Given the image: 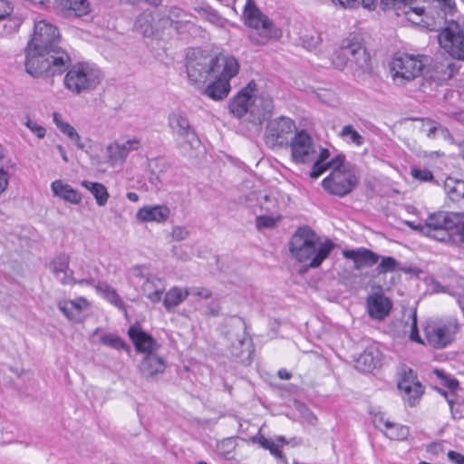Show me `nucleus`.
Wrapping results in <instances>:
<instances>
[{
    "label": "nucleus",
    "mask_w": 464,
    "mask_h": 464,
    "mask_svg": "<svg viewBox=\"0 0 464 464\" xmlns=\"http://www.w3.org/2000/svg\"><path fill=\"white\" fill-rule=\"evenodd\" d=\"M398 388L403 392V399L410 406H414L423 393V387L417 380L400 379Z\"/></svg>",
    "instance_id": "nucleus-30"
},
{
    "label": "nucleus",
    "mask_w": 464,
    "mask_h": 464,
    "mask_svg": "<svg viewBox=\"0 0 464 464\" xmlns=\"http://www.w3.org/2000/svg\"><path fill=\"white\" fill-rule=\"evenodd\" d=\"M299 39L303 47L307 50L315 49L322 42L319 33L313 28L302 31Z\"/></svg>",
    "instance_id": "nucleus-40"
},
{
    "label": "nucleus",
    "mask_w": 464,
    "mask_h": 464,
    "mask_svg": "<svg viewBox=\"0 0 464 464\" xmlns=\"http://www.w3.org/2000/svg\"><path fill=\"white\" fill-rule=\"evenodd\" d=\"M434 374L442 381V384L446 386L451 392L456 393L459 388V382L457 379L447 375L442 370L435 369Z\"/></svg>",
    "instance_id": "nucleus-48"
},
{
    "label": "nucleus",
    "mask_w": 464,
    "mask_h": 464,
    "mask_svg": "<svg viewBox=\"0 0 464 464\" xmlns=\"http://www.w3.org/2000/svg\"><path fill=\"white\" fill-rule=\"evenodd\" d=\"M170 209L165 205L144 206L136 214L140 222L163 223L169 219Z\"/></svg>",
    "instance_id": "nucleus-24"
},
{
    "label": "nucleus",
    "mask_w": 464,
    "mask_h": 464,
    "mask_svg": "<svg viewBox=\"0 0 464 464\" xmlns=\"http://www.w3.org/2000/svg\"><path fill=\"white\" fill-rule=\"evenodd\" d=\"M25 126L39 139H44L46 134V130L42 125H39L37 122L32 121L31 119H27L25 121Z\"/></svg>",
    "instance_id": "nucleus-57"
},
{
    "label": "nucleus",
    "mask_w": 464,
    "mask_h": 464,
    "mask_svg": "<svg viewBox=\"0 0 464 464\" xmlns=\"http://www.w3.org/2000/svg\"><path fill=\"white\" fill-rule=\"evenodd\" d=\"M211 78H218L230 82L239 72V63L230 54L219 53L213 56Z\"/></svg>",
    "instance_id": "nucleus-19"
},
{
    "label": "nucleus",
    "mask_w": 464,
    "mask_h": 464,
    "mask_svg": "<svg viewBox=\"0 0 464 464\" xmlns=\"http://www.w3.org/2000/svg\"><path fill=\"white\" fill-rule=\"evenodd\" d=\"M258 442L262 448L268 450L270 453L277 458L282 457V451L278 449L277 445H276L272 440L261 436L258 439Z\"/></svg>",
    "instance_id": "nucleus-53"
},
{
    "label": "nucleus",
    "mask_w": 464,
    "mask_h": 464,
    "mask_svg": "<svg viewBox=\"0 0 464 464\" xmlns=\"http://www.w3.org/2000/svg\"><path fill=\"white\" fill-rule=\"evenodd\" d=\"M130 273L135 278H144L146 280L147 277H150L149 275V268L144 265H137L130 267Z\"/></svg>",
    "instance_id": "nucleus-61"
},
{
    "label": "nucleus",
    "mask_w": 464,
    "mask_h": 464,
    "mask_svg": "<svg viewBox=\"0 0 464 464\" xmlns=\"http://www.w3.org/2000/svg\"><path fill=\"white\" fill-rule=\"evenodd\" d=\"M295 129V123L290 118H276L266 125L265 142L271 149L287 147Z\"/></svg>",
    "instance_id": "nucleus-8"
},
{
    "label": "nucleus",
    "mask_w": 464,
    "mask_h": 464,
    "mask_svg": "<svg viewBox=\"0 0 464 464\" xmlns=\"http://www.w3.org/2000/svg\"><path fill=\"white\" fill-rule=\"evenodd\" d=\"M288 146L292 160L298 164L310 163L315 160L316 149L312 137L305 131H296Z\"/></svg>",
    "instance_id": "nucleus-17"
},
{
    "label": "nucleus",
    "mask_w": 464,
    "mask_h": 464,
    "mask_svg": "<svg viewBox=\"0 0 464 464\" xmlns=\"http://www.w3.org/2000/svg\"><path fill=\"white\" fill-rule=\"evenodd\" d=\"M276 224V219L272 216L262 215L256 218V226L258 229L270 228Z\"/></svg>",
    "instance_id": "nucleus-56"
},
{
    "label": "nucleus",
    "mask_w": 464,
    "mask_h": 464,
    "mask_svg": "<svg viewBox=\"0 0 464 464\" xmlns=\"http://www.w3.org/2000/svg\"><path fill=\"white\" fill-rule=\"evenodd\" d=\"M444 189L453 202L464 200V181L453 178H447L444 181Z\"/></svg>",
    "instance_id": "nucleus-36"
},
{
    "label": "nucleus",
    "mask_w": 464,
    "mask_h": 464,
    "mask_svg": "<svg viewBox=\"0 0 464 464\" xmlns=\"http://www.w3.org/2000/svg\"><path fill=\"white\" fill-rule=\"evenodd\" d=\"M4 20H5V22L0 31L1 37H7L16 33L23 23V20L17 16L9 17L7 19L5 18Z\"/></svg>",
    "instance_id": "nucleus-44"
},
{
    "label": "nucleus",
    "mask_w": 464,
    "mask_h": 464,
    "mask_svg": "<svg viewBox=\"0 0 464 464\" xmlns=\"http://www.w3.org/2000/svg\"><path fill=\"white\" fill-rule=\"evenodd\" d=\"M169 125L172 133L179 139V145L184 151L187 152L199 144V140L193 127L184 115L176 112L171 113L169 117Z\"/></svg>",
    "instance_id": "nucleus-16"
},
{
    "label": "nucleus",
    "mask_w": 464,
    "mask_h": 464,
    "mask_svg": "<svg viewBox=\"0 0 464 464\" xmlns=\"http://www.w3.org/2000/svg\"><path fill=\"white\" fill-rule=\"evenodd\" d=\"M81 185L92 194L96 204L99 207H103L107 204L110 194L107 188L103 184L100 182L82 180Z\"/></svg>",
    "instance_id": "nucleus-33"
},
{
    "label": "nucleus",
    "mask_w": 464,
    "mask_h": 464,
    "mask_svg": "<svg viewBox=\"0 0 464 464\" xmlns=\"http://www.w3.org/2000/svg\"><path fill=\"white\" fill-rule=\"evenodd\" d=\"M316 97L320 102L331 107H337L340 104L339 97L331 89H319L316 92Z\"/></svg>",
    "instance_id": "nucleus-42"
},
{
    "label": "nucleus",
    "mask_w": 464,
    "mask_h": 464,
    "mask_svg": "<svg viewBox=\"0 0 464 464\" xmlns=\"http://www.w3.org/2000/svg\"><path fill=\"white\" fill-rule=\"evenodd\" d=\"M339 135L342 138L349 139L350 142L358 147L364 143V138L350 124L343 126Z\"/></svg>",
    "instance_id": "nucleus-43"
},
{
    "label": "nucleus",
    "mask_w": 464,
    "mask_h": 464,
    "mask_svg": "<svg viewBox=\"0 0 464 464\" xmlns=\"http://www.w3.org/2000/svg\"><path fill=\"white\" fill-rule=\"evenodd\" d=\"M382 353L375 346L367 347L356 359L355 367L362 372H371L381 365Z\"/></svg>",
    "instance_id": "nucleus-26"
},
{
    "label": "nucleus",
    "mask_w": 464,
    "mask_h": 464,
    "mask_svg": "<svg viewBox=\"0 0 464 464\" xmlns=\"http://www.w3.org/2000/svg\"><path fill=\"white\" fill-rule=\"evenodd\" d=\"M451 416L454 420L464 418V402L459 401L457 396L449 402Z\"/></svg>",
    "instance_id": "nucleus-49"
},
{
    "label": "nucleus",
    "mask_w": 464,
    "mask_h": 464,
    "mask_svg": "<svg viewBox=\"0 0 464 464\" xmlns=\"http://www.w3.org/2000/svg\"><path fill=\"white\" fill-rule=\"evenodd\" d=\"M243 21L246 26L255 29L248 38L256 45H265L269 42L278 41L283 36L282 29L263 14L255 0L246 1Z\"/></svg>",
    "instance_id": "nucleus-4"
},
{
    "label": "nucleus",
    "mask_w": 464,
    "mask_h": 464,
    "mask_svg": "<svg viewBox=\"0 0 464 464\" xmlns=\"http://www.w3.org/2000/svg\"><path fill=\"white\" fill-rule=\"evenodd\" d=\"M426 236L446 242L455 234L464 242V214L437 211L430 214L425 220Z\"/></svg>",
    "instance_id": "nucleus-5"
},
{
    "label": "nucleus",
    "mask_w": 464,
    "mask_h": 464,
    "mask_svg": "<svg viewBox=\"0 0 464 464\" xmlns=\"http://www.w3.org/2000/svg\"><path fill=\"white\" fill-rule=\"evenodd\" d=\"M24 70L35 79H49L63 74L71 65L68 53L54 54L47 50L25 46Z\"/></svg>",
    "instance_id": "nucleus-3"
},
{
    "label": "nucleus",
    "mask_w": 464,
    "mask_h": 464,
    "mask_svg": "<svg viewBox=\"0 0 464 464\" xmlns=\"http://www.w3.org/2000/svg\"><path fill=\"white\" fill-rule=\"evenodd\" d=\"M98 294L102 295L111 304L126 312L125 304L116 290L105 282H99L95 285Z\"/></svg>",
    "instance_id": "nucleus-35"
},
{
    "label": "nucleus",
    "mask_w": 464,
    "mask_h": 464,
    "mask_svg": "<svg viewBox=\"0 0 464 464\" xmlns=\"http://www.w3.org/2000/svg\"><path fill=\"white\" fill-rule=\"evenodd\" d=\"M188 296L187 288L181 289L178 286H173L165 294L163 304L168 311H170L180 304Z\"/></svg>",
    "instance_id": "nucleus-37"
},
{
    "label": "nucleus",
    "mask_w": 464,
    "mask_h": 464,
    "mask_svg": "<svg viewBox=\"0 0 464 464\" xmlns=\"http://www.w3.org/2000/svg\"><path fill=\"white\" fill-rule=\"evenodd\" d=\"M367 306L371 317L382 320L390 314L392 302L382 295H374L368 297Z\"/></svg>",
    "instance_id": "nucleus-29"
},
{
    "label": "nucleus",
    "mask_w": 464,
    "mask_h": 464,
    "mask_svg": "<svg viewBox=\"0 0 464 464\" xmlns=\"http://www.w3.org/2000/svg\"><path fill=\"white\" fill-rule=\"evenodd\" d=\"M190 235L189 230L182 226H175L172 227L170 236L176 241H182L187 239Z\"/></svg>",
    "instance_id": "nucleus-58"
},
{
    "label": "nucleus",
    "mask_w": 464,
    "mask_h": 464,
    "mask_svg": "<svg viewBox=\"0 0 464 464\" xmlns=\"http://www.w3.org/2000/svg\"><path fill=\"white\" fill-rule=\"evenodd\" d=\"M100 341L102 344L116 350H124L127 353L130 351L124 340L114 334H105L101 336Z\"/></svg>",
    "instance_id": "nucleus-41"
},
{
    "label": "nucleus",
    "mask_w": 464,
    "mask_h": 464,
    "mask_svg": "<svg viewBox=\"0 0 464 464\" xmlns=\"http://www.w3.org/2000/svg\"><path fill=\"white\" fill-rule=\"evenodd\" d=\"M166 288L165 281L158 276L147 277L141 285L146 297L152 303H159Z\"/></svg>",
    "instance_id": "nucleus-32"
},
{
    "label": "nucleus",
    "mask_w": 464,
    "mask_h": 464,
    "mask_svg": "<svg viewBox=\"0 0 464 464\" xmlns=\"http://www.w3.org/2000/svg\"><path fill=\"white\" fill-rule=\"evenodd\" d=\"M260 208L266 212L275 213L277 209V200L269 195H262L259 198Z\"/></svg>",
    "instance_id": "nucleus-50"
},
{
    "label": "nucleus",
    "mask_w": 464,
    "mask_h": 464,
    "mask_svg": "<svg viewBox=\"0 0 464 464\" xmlns=\"http://www.w3.org/2000/svg\"><path fill=\"white\" fill-rule=\"evenodd\" d=\"M458 331V320L450 316L427 325L425 334L428 343L440 349L450 344L454 340Z\"/></svg>",
    "instance_id": "nucleus-10"
},
{
    "label": "nucleus",
    "mask_w": 464,
    "mask_h": 464,
    "mask_svg": "<svg viewBox=\"0 0 464 464\" xmlns=\"http://www.w3.org/2000/svg\"><path fill=\"white\" fill-rule=\"evenodd\" d=\"M60 130L66 135L72 141L74 142L76 147L80 150H83L85 145L81 141V137L76 131L73 126L66 122L61 126Z\"/></svg>",
    "instance_id": "nucleus-47"
},
{
    "label": "nucleus",
    "mask_w": 464,
    "mask_h": 464,
    "mask_svg": "<svg viewBox=\"0 0 464 464\" xmlns=\"http://www.w3.org/2000/svg\"><path fill=\"white\" fill-rule=\"evenodd\" d=\"M331 239L320 241L316 233L307 226L299 227L291 237L289 251L299 263H308L310 268H317L334 249Z\"/></svg>",
    "instance_id": "nucleus-2"
},
{
    "label": "nucleus",
    "mask_w": 464,
    "mask_h": 464,
    "mask_svg": "<svg viewBox=\"0 0 464 464\" xmlns=\"http://www.w3.org/2000/svg\"><path fill=\"white\" fill-rule=\"evenodd\" d=\"M55 6L67 17H81L90 12V4L87 0H56Z\"/></svg>",
    "instance_id": "nucleus-27"
},
{
    "label": "nucleus",
    "mask_w": 464,
    "mask_h": 464,
    "mask_svg": "<svg viewBox=\"0 0 464 464\" xmlns=\"http://www.w3.org/2000/svg\"><path fill=\"white\" fill-rule=\"evenodd\" d=\"M428 123L430 124V128L429 130H427V133L426 135L430 138V139H433L436 137L437 133H440L441 134L442 136L446 137L447 135H449V130L443 127L442 125L440 124H435L433 121H428Z\"/></svg>",
    "instance_id": "nucleus-55"
},
{
    "label": "nucleus",
    "mask_w": 464,
    "mask_h": 464,
    "mask_svg": "<svg viewBox=\"0 0 464 464\" xmlns=\"http://www.w3.org/2000/svg\"><path fill=\"white\" fill-rule=\"evenodd\" d=\"M58 308L69 320H80L77 314V308L72 300L60 301L58 303Z\"/></svg>",
    "instance_id": "nucleus-46"
},
{
    "label": "nucleus",
    "mask_w": 464,
    "mask_h": 464,
    "mask_svg": "<svg viewBox=\"0 0 464 464\" xmlns=\"http://www.w3.org/2000/svg\"><path fill=\"white\" fill-rule=\"evenodd\" d=\"M256 84L251 81L244 87L230 102L229 111L237 118H241L248 113L252 95L256 90Z\"/></svg>",
    "instance_id": "nucleus-20"
},
{
    "label": "nucleus",
    "mask_w": 464,
    "mask_h": 464,
    "mask_svg": "<svg viewBox=\"0 0 464 464\" xmlns=\"http://www.w3.org/2000/svg\"><path fill=\"white\" fill-rule=\"evenodd\" d=\"M438 4L440 9L444 13V14L453 16L457 12V7L454 0H433Z\"/></svg>",
    "instance_id": "nucleus-51"
},
{
    "label": "nucleus",
    "mask_w": 464,
    "mask_h": 464,
    "mask_svg": "<svg viewBox=\"0 0 464 464\" xmlns=\"http://www.w3.org/2000/svg\"><path fill=\"white\" fill-rule=\"evenodd\" d=\"M166 362L157 353L145 355L141 360L139 370L142 378L148 382L157 381L160 374L166 369Z\"/></svg>",
    "instance_id": "nucleus-22"
},
{
    "label": "nucleus",
    "mask_w": 464,
    "mask_h": 464,
    "mask_svg": "<svg viewBox=\"0 0 464 464\" xmlns=\"http://www.w3.org/2000/svg\"><path fill=\"white\" fill-rule=\"evenodd\" d=\"M213 56L194 51L187 57V74L189 82L198 88L211 78Z\"/></svg>",
    "instance_id": "nucleus-13"
},
{
    "label": "nucleus",
    "mask_w": 464,
    "mask_h": 464,
    "mask_svg": "<svg viewBox=\"0 0 464 464\" xmlns=\"http://www.w3.org/2000/svg\"><path fill=\"white\" fill-rule=\"evenodd\" d=\"M422 58L405 53H395L391 63L394 79H400L404 83L420 76L425 66Z\"/></svg>",
    "instance_id": "nucleus-9"
},
{
    "label": "nucleus",
    "mask_w": 464,
    "mask_h": 464,
    "mask_svg": "<svg viewBox=\"0 0 464 464\" xmlns=\"http://www.w3.org/2000/svg\"><path fill=\"white\" fill-rule=\"evenodd\" d=\"M107 157L108 162L111 166H116L118 164L121 165L127 159L125 156V150L123 148H121V145L119 141H114L108 145Z\"/></svg>",
    "instance_id": "nucleus-39"
},
{
    "label": "nucleus",
    "mask_w": 464,
    "mask_h": 464,
    "mask_svg": "<svg viewBox=\"0 0 464 464\" xmlns=\"http://www.w3.org/2000/svg\"><path fill=\"white\" fill-rule=\"evenodd\" d=\"M187 292L188 293V295H195L203 299H208L212 296V292L208 288L202 286L187 288Z\"/></svg>",
    "instance_id": "nucleus-60"
},
{
    "label": "nucleus",
    "mask_w": 464,
    "mask_h": 464,
    "mask_svg": "<svg viewBox=\"0 0 464 464\" xmlns=\"http://www.w3.org/2000/svg\"><path fill=\"white\" fill-rule=\"evenodd\" d=\"M128 335L133 343L136 352L139 353L150 355L157 353L160 348V344L155 338L143 331L139 324L131 325L128 329Z\"/></svg>",
    "instance_id": "nucleus-18"
},
{
    "label": "nucleus",
    "mask_w": 464,
    "mask_h": 464,
    "mask_svg": "<svg viewBox=\"0 0 464 464\" xmlns=\"http://www.w3.org/2000/svg\"><path fill=\"white\" fill-rule=\"evenodd\" d=\"M411 175L414 179L421 181H431L433 179L432 172L428 169H411Z\"/></svg>",
    "instance_id": "nucleus-59"
},
{
    "label": "nucleus",
    "mask_w": 464,
    "mask_h": 464,
    "mask_svg": "<svg viewBox=\"0 0 464 464\" xmlns=\"http://www.w3.org/2000/svg\"><path fill=\"white\" fill-rule=\"evenodd\" d=\"M212 81L205 86L201 84L199 87L203 89L202 93L213 101H222L227 97L231 91L230 82L218 78H211Z\"/></svg>",
    "instance_id": "nucleus-25"
},
{
    "label": "nucleus",
    "mask_w": 464,
    "mask_h": 464,
    "mask_svg": "<svg viewBox=\"0 0 464 464\" xmlns=\"http://www.w3.org/2000/svg\"><path fill=\"white\" fill-rule=\"evenodd\" d=\"M172 23L169 17L158 12H144L137 18L136 28L144 36L160 38Z\"/></svg>",
    "instance_id": "nucleus-14"
},
{
    "label": "nucleus",
    "mask_w": 464,
    "mask_h": 464,
    "mask_svg": "<svg viewBox=\"0 0 464 464\" xmlns=\"http://www.w3.org/2000/svg\"><path fill=\"white\" fill-rule=\"evenodd\" d=\"M100 82V70L88 63L72 65L64 77L65 87L76 94L94 90Z\"/></svg>",
    "instance_id": "nucleus-6"
},
{
    "label": "nucleus",
    "mask_w": 464,
    "mask_h": 464,
    "mask_svg": "<svg viewBox=\"0 0 464 464\" xmlns=\"http://www.w3.org/2000/svg\"><path fill=\"white\" fill-rule=\"evenodd\" d=\"M121 145L125 150V156L128 157L130 151L138 150L140 148V140L137 138H132L121 143Z\"/></svg>",
    "instance_id": "nucleus-62"
},
{
    "label": "nucleus",
    "mask_w": 464,
    "mask_h": 464,
    "mask_svg": "<svg viewBox=\"0 0 464 464\" xmlns=\"http://www.w3.org/2000/svg\"><path fill=\"white\" fill-rule=\"evenodd\" d=\"M438 4L440 9L444 13V14L453 16L457 12V7L454 0H433Z\"/></svg>",
    "instance_id": "nucleus-52"
},
{
    "label": "nucleus",
    "mask_w": 464,
    "mask_h": 464,
    "mask_svg": "<svg viewBox=\"0 0 464 464\" xmlns=\"http://www.w3.org/2000/svg\"><path fill=\"white\" fill-rule=\"evenodd\" d=\"M234 320V326L237 328L241 334L237 336V343L232 344L231 354L244 362L245 353L247 358L250 355V345L246 342V324L244 320L240 317H235Z\"/></svg>",
    "instance_id": "nucleus-28"
},
{
    "label": "nucleus",
    "mask_w": 464,
    "mask_h": 464,
    "mask_svg": "<svg viewBox=\"0 0 464 464\" xmlns=\"http://www.w3.org/2000/svg\"><path fill=\"white\" fill-rule=\"evenodd\" d=\"M438 41L440 47L451 57L464 60V31L457 22H449L439 33Z\"/></svg>",
    "instance_id": "nucleus-12"
},
{
    "label": "nucleus",
    "mask_w": 464,
    "mask_h": 464,
    "mask_svg": "<svg viewBox=\"0 0 464 464\" xmlns=\"http://www.w3.org/2000/svg\"><path fill=\"white\" fill-rule=\"evenodd\" d=\"M410 338L411 341L423 343V341L420 339L419 333H418V327H417V316L416 313L412 314V323L411 326V334Z\"/></svg>",
    "instance_id": "nucleus-63"
},
{
    "label": "nucleus",
    "mask_w": 464,
    "mask_h": 464,
    "mask_svg": "<svg viewBox=\"0 0 464 464\" xmlns=\"http://www.w3.org/2000/svg\"><path fill=\"white\" fill-rule=\"evenodd\" d=\"M399 263L398 261L392 256H382L381 262L375 268V272L378 275H383L389 272H393L396 270Z\"/></svg>",
    "instance_id": "nucleus-45"
},
{
    "label": "nucleus",
    "mask_w": 464,
    "mask_h": 464,
    "mask_svg": "<svg viewBox=\"0 0 464 464\" xmlns=\"http://www.w3.org/2000/svg\"><path fill=\"white\" fill-rule=\"evenodd\" d=\"M274 109L273 100L268 95L254 96L250 102L248 113L250 116L249 121L255 124H261V122L272 113Z\"/></svg>",
    "instance_id": "nucleus-21"
},
{
    "label": "nucleus",
    "mask_w": 464,
    "mask_h": 464,
    "mask_svg": "<svg viewBox=\"0 0 464 464\" xmlns=\"http://www.w3.org/2000/svg\"><path fill=\"white\" fill-rule=\"evenodd\" d=\"M448 459L454 464H464V455L459 452L450 450Z\"/></svg>",
    "instance_id": "nucleus-64"
},
{
    "label": "nucleus",
    "mask_w": 464,
    "mask_h": 464,
    "mask_svg": "<svg viewBox=\"0 0 464 464\" xmlns=\"http://www.w3.org/2000/svg\"><path fill=\"white\" fill-rule=\"evenodd\" d=\"M344 258L351 259L354 263V269L360 270L362 267H371L379 262L380 256L373 251L359 247L356 249H345L343 251Z\"/></svg>",
    "instance_id": "nucleus-23"
},
{
    "label": "nucleus",
    "mask_w": 464,
    "mask_h": 464,
    "mask_svg": "<svg viewBox=\"0 0 464 464\" xmlns=\"http://www.w3.org/2000/svg\"><path fill=\"white\" fill-rule=\"evenodd\" d=\"M149 169L152 173H163L167 169V163L165 160L155 158L149 160Z\"/></svg>",
    "instance_id": "nucleus-54"
},
{
    "label": "nucleus",
    "mask_w": 464,
    "mask_h": 464,
    "mask_svg": "<svg viewBox=\"0 0 464 464\" xmlns=\"http://www.w3.org/2000/svg\"><path fill=\"white\" fill-rule=\"evenodd\" d=\"M59 43L58 28L45 20H40L34 23L33 34L25 46L47 50L54 54L68 53Z\"/></svg>",
    "instance_id": "nucleus-7"
},
{
    "label": "nucleus",
    "mask_w": 464,
    "mask_h": 464,
    "mask_svg": "<svg viewBox=\"0 0 464 464\" xmlns=\"http://www.w3.org/2000/svg\"><path fill=\"white\" fill-rule=\"evenodd\" d=\"M51 189L54 196L59 197L66 202L74 205L82 202L81 193L74 189L71 185L63 183L60 179L52 182Z\"/></svg>",
    "instance_id": "nucleus-31"
},
{
    "label": "nucleus",
    "mask_w": 464,
    "mask_h": 464,
    "mask_svg": "<svg viewBox=\"0 0 464 464\" xmlns=\"http://www.w3.org/2000/svg\"><path fill=\"white\" fill-rule=\"evenodd\" d=\"M434 70L437 74L435 77L440 81H445L450 79L455 74L458 67L453 62L445 58L441 62L434 63Z\"/></svg>",
    "instance_id": "nucleus-38"
},
{
    "label": "nucleus",
    "mask_w": 464,
    "mask_h": 464,
    "mask_svg": "<svg viewBox=\"0 0 464 464\" xmlns=\"http://www.w3.org/2000/svg\"><path fill=\"white\" fill-rule=\"evenodd\" d=\"M69 264L70 256L62 252L51 259L47 267L62 285H94V279L92 277L76 279L73 276V271L69 267Z\"/></svg>",
    "instance_id": "nucleus-15"
},
{
    "label": "nucleus",
    "mask_w": 464,
    "mask_h": 464,
    "mask_svg": "<svg viewBox=\"0 0 464 464\" xmlns=\"http://www.w3.org/2000/svg\"><path fill=\"white\" fill-rule=\"evenodd\" d=\"M333 67L348 68L357 82H364L372 73V57L361 35L351 34L343 39L331 58Z\"/></svg>",
    "instance_id": "nucleus-1"
},
{
    "label": "nucleus",
    "mask_w": 464,
    "mask_h": 464,
    "mask_svg": "<svg viewBox=\"0 0 464 464\" xmlns=\"http://www.w3.org/2000/svg\"><path fill=\"white\" fill-rule=\"evenodd\" d=\"M344 158L345 157L343 155H337L327 162L314 160L312 161L314 162V165L312 170L309 173L310 177L314 179L319 178L327 169L333 170L336 167H342L343 163L344 162Z\"/></svg>",
    "instance_id": "nucleus-34"
},
{
    "label": "nucleus",
    "mask_w": 464,
    "mask_h": 464,
    "mask_svg": "<svg viewBox=\"0 0 464 464\" xmlns=\"http://www.w3.org/2000/svg\"><path fill=\"white\" fill-rule=\"evenodd\" d=\"M358 183L354 173L346 169L344 165L334 168L330 175L323 179L322 186L332 195L343 197L353 191Z\"/></svg>",
    "instance_id": "nucleus-11"
}]
</instances>
